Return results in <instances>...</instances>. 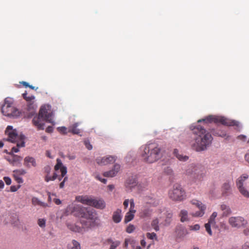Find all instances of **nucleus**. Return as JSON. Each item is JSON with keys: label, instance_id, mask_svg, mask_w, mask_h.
Wrapping results in <instances>:
<instances>
[{"label": "nucleus", "instance_id": "obj_1", "mask_svg": "<svg viewBox=\"0 0 249 249\" xmlns=\"http://www.w3.org/2000/svg\"><path fill=\"white\" fill-rule=\"evenodd\" d=\"M73 212L75 216L81 218L80 221L83 230L92 228L100 225L97 214L92 209L76 206L74 207Z\"/></svg>", "mask_w": 249, "mask_h": 249}, {"label": "nucleus", "instance_id": "obj_2", "mask_svg": "<svg viewBox=\"0 0 249 249\" xmlns=\"http://www.w3.org/2000/svg\"><path fill=\"white\" fill-rule=\"evenodd\" d=\"M192 131L196 137L195 141L191 144L192 148L197 152L206 149L213 140L211 134L200 125L195 126Z\"/></svg>", "mask_w": 249, "mask_h": 249}, {"label": "nucleus", "instance_id": "obj_3", "mask_svg": "<svg viewBox=\"0 0 249 249\" xmlns=\"http://www.w3.org/2000/svg\"><path fill=\"white\" fill-rule=\"evenodd\" d=\"M141 156L146 162H155L161 157V148L156 143H149L143 145L141 147Z\"/></svg>", "mask_w": 249, "mask_h": 249}, {"label": "nucleus", "instance_id": "obj_4", "mask_svg": "<svg viewBox=\"0 0 249 249\" xmlns=\"http://www.w3.org/2000/svg\"><path fill=\"white\" fill-rule=\"evenodd\" d=\"M5 133L8 136V138L4 139V141H8L12 143H17V147H13L12 148L11 151L10 152H12V154H14V152H18L19 151V147H24L25 142L23 141L24 136H18L16 130L13 129L12 126L8 125L7 127Z\"/></svg>", "mask_w": 249, "mask_h": 249}, {"label": "nucleus", "instance_id": "obj_5", "mask_svg": "<svg viewBox=\"0 0 249 249\" xmlns=\"http://www.w3.org/2000/svg\"><path fill=\"white\" fill-rule=\"evenodd\" d=\"M206 173V171L205 168L200 165L191 164L186 170V175L190 176L195 182L202 181L205 177Z\"/></svg>", "mask_w": 249, "mask_h": 249}, {"label": "nucleus", "instance_id": "obj_6", "mask_svg": "<svg viewBox=\"0 0 249 249\" xmlns=\"http://www.w3.org/2000/svg\"><path fill=\"white\" fill-rule=\"evenodd\" d=\"M203 122L206 123L214 122L215 123H221L227 126H238L239 123L234 120H231L224 117L215 116L210 115L205 119L199 120L198 123Z\"/></svg>", "mask_w": 249, "mask_h": 249}, {"label": "nucleus", "instance_id": "obj_7", "mask_svg": "<svg viewBox=\"0 0 249 249\" xmlns=\"http://www.w3.org/2000/svg\"><path fill=\"white\" fill-rule=\"evenodd\" d=\"M76 200L84 204L93 206L97 209H103L106 206V204L103 200L93 199L87 196H78L76 197Z\"/></svg>", "mask_w": 249, "mask_h": 249}, {"label": "nucleus", "instance_id": "obj_8", "mask_svg": "<svg viewBox=\"0 0 249 249\" xmlns=\"http://www.w3.org/2000/svg\"><path fill=\"white\" fill-rule=\"evenodd\" d=\"M12 102L8 98H6L4 100V104L2 106L1 110L3 114L5 116L17 118L19 116L20 112L16 107L12 106Z\"/></svg>", "mask_w": 249, "mask_h": 249}, {"label": "nucleus", "instance_id": "obj_9", "mask_svg": "<svg viewBox=\"0 0 249 249\" xmlns=\"http://www.w3.org/2000/svg\"><path fill=\"white\" fill-rule=\"evenodd\" d=\"M169 196L174 201H181L185 198V192L181 185L176 184L173 186V189L169 191Z\"/></svg>", "mask_w": 249, "mask_h": 249}, {"label": "nucleus", "instance_id": "obj_10", "mask_svg": "<svg viewBox=\"0 0 249 249\" xmlns=\"http://www.w3.org/2000/svg\"><path fill=\"white\" fill-rule=\"evenodd\" d=\"M54 170L55 171H57L58 170L60 171L61 176L58 177L59 180H61L62 178L64 177L63 180L59 184V187L63 188L64 186L65 182L67 181L68 179V177L65 176L67 172V168L63 165L60 160L57 159V163L54 166Z\"/></svg>", "mask_w": 249, "mask_h": 249}, {"label": "nucleus", "instance_id": "obj_11", "mask_svg": "<svg viewBox=\"0 0 249 249\" xmlns=\"http://www.w3.org/2000/svg\"><path fill=\"white\" fill-rule=\"evenodd\" d=\"M39 116L41 117L42 120L53 123V112L51 110V107L50 105H44L40 109Z\"/></svg>", "mask_w": 249, "mask_h": 249}, {"label": "nucleus", "instance_id": "obj_12", "mask_svg": "<svg viewBox=\"0 0 249 249\" xmlns=\"http://www.w3.org/2000/svg\"><path fill=\"white\" fill-rule=\"evenodd\" d=\"M229 224L232 228L239 229L246 226L247 221L242 216H231L229 218Z\"/></svg>", "mask_w": 249, "mask_h": 249}, {"label": "nucleus", "instance_id": "obj_13", "mask_svg": "<svg viewBox=\"0 0 249 249\" xmlns=\"http://www.w3.org/2000/svg\"><path fill=\"white\" fill-rule=\"evenodd\" d=\"M249 178L247 174H243L236 180V186L239 190L240 193L245 197H249V192L243 186L244 182Z\"/></svg>", "mask_w": 249, "mask_h": 249}, {"label": "nucleus", "instance_id": "obj_14", "mask_svg": "<svg viewBox=\"0 0 249 249\" xmlns=\"http://www.w3.org/2000/svg\"><path fill=\"white\" fill-rule=\"evenodd\" d=\"M191 203L192 205L196 206L199 210L198 211L192 213L191 215L193 216L201 217L204 214L206 209V206L205 205L203 204L200 201L195 199H192L191 201Z\"/></svg>", "mask_w": 249, "mask_h": 249}, {"label": "nucleus", "instance_id": "obj_15", "mask_svg": "<svg viewBox=\"0 0 249 249\" xmlns=\"http://www.w3.org/2000/svg\"><path fill=\"white\" fill-rule=\"evenodd\" d=\"M116 157L112 156L99 157L96 159V162L100 165H106L108 164L113 163L116 161Z\"/></svg>", "mask_w": 249, "mask_h": 249}, {"label": "nucleus", "instance_id": "obj_16", "mask_svg": "<svg viewBox=\"0 0 249 249\" xmlns=\"http://www.w3.org/2000/svg\"><path fill=\"white\" fill-rule=\"evenodd\" d=\"M9 156H6L5 159L9 161V162L13 165H18L21 163V161L22 158L19 156L12 154V152H9Z\"/></svg>", "mask_w": 249, "mask_h": 249}, {"label": "nucleus", "instance_id": "obj_17", "mask_svg": "<svg viewBox=\"0 0 249 249\" xmlns=\"http://www.w3.org/2000/svg\"><path fill=\"white\" fill-rule=\"evenodd\" d=\"M120 169V165L118 164H115L113 168L110 171L105 172L103 176L105 177H114L117 175Z\"/></svg>", "mask_w": 249, "mask_h": 249}, {"label": "nucleus", "instance_id": "obj_18", "mask_svg": "<svg viewBox=\"0 0 249 249\" xmlns=\"http://www.w3.org/2000/svg\"><path fill=\"white\" fill-rule=\"evenodd\" d=\"M24 165L28 168L31 166L36 167V163L35 159L32 157H26L24 160Z\"/></svg>", "mask_w": 249, "mask_h": 249}, {"label": "nucleus", "instance_id": "obj_19", "mask_svg": "<svg viewBox=\"0 0 249 249\" xmlns=\"http://www.w3.org/2000/svg\"><path fill=\"white\" fill-rule=\"evenodd\" d=\"M43 120L41 117L39 116V113L37 117H35L33 119V123L36 126L38 129H44V123H43Z\"/></svg>", "mask_w": 249, "mask_h": 249}, {"label": "nucleus", "instance_id": "obj_20", "mask_svg": "<svg viewBox=\"0 0 249 249\" xmlns=\"http://www.w3.org/2000/svg\"><path fill=\"white\" fill-rule=\"evenodd\" d=\"M66 225L68 228L72 231L82 232L83 231L82 227H80L75 224L71 223L68 221L67 222Z\"/></svg>", "mask_w": 249, "mask_h": 249}, {"label": "nucleus", "instance_id": "obj_21", "mask_svg": "<svg viewBox=\"0 0 249 249\" xmlns=\"http://www.w3.org/2000/svg\"><path fill=\"white\" fill-rule=\"evenodd\" d=\"M137 181L135 178L133 177L129 178L125 182L126 188L131 189L137 185Z\"/></svg>", "mask_w": 249, "mask_h": 249}, {"label": "nucleus", "instance_id": "obj_22", "mask_svg": "<svg viewBox=\"0 0 249 249\" xmlns=\"http://www.w3.org/2000/svg\"><path fill=\"white\" fill-rule=\"evenodd\" d=\"M107 244H110L109 249H115L121 244V242L118 240L113 241L111 238H109L106 240Z\"/></svg>", "mask_w": 249, "mask_h": 249}, {"label": "nucleus", "instance_id": "obj_23", "mask_svg": "<svg viewBox=\"0 0 249 249\" xmlns=\"http://www.w3.org/2000/svg\"><path fill=\"white\" fill-rule=\"evenodd\" d=\"M122 211L120 209H117L114 213L112 216V219L114 222L119 223L122 219L121 215Z\"/></svg>", "mask_w": 249, "mask_h": 249}, {"label": "nucleus", "instance_id": "obj_24", "mask_svg": "<svg viewBox=\"0 0 249 249\" xmlns=\"http://www.w3.org/2000/svg\"><path fill=\"white\" fill-rule=\"evenodd\" d=\"M231 185L229 182L224 183L221 188L222 194L224 196H227L231 191Z\"/></svg>", "mask_w": 249, "mask_h": 249}, {"label": "nucleus", "instance_id": "obj_25", "mask_svg": "<svg viewBox=\"0 0 249 249\" xmlns=\"http://www.w3.org/2000/svg\"><path fill=\"white\" fill-rule=\"evenodd\" d=\"M220 209L223 211V216H227L231 213V211L229 206L225 204H222L220 206Z\"/></svg>", "mask_w": 249, "mask_h": 249}, {"label": "nucleus", "instance_id": "obj_26", "mask_svg": "<svg viewBox=\"0 0 249 249\" xmlns=\"http://www.w3.org/2000/svg\"><path fill=\"white\" fill-rule=\"evenodd\" d=\"M151 211L148 208H144L142 210L140 213V216L142 218H146L150 216L151 214Z\"/></svg>", "mask_w": 249, "mask_h": 249}, {"label": "nucleus", "instance_id": "obj_27", "mask_svg": "<svg viewBox=\"0 0 249 249\" xmlns=\"http://www.w3.org/2000/svg\"><path fill=\"white\" fill-rule=\"evenodd\" d=\"M32 202L34 205H39L43 207H46L47 206V204L44 202L40 201L37 198L34 197L32 199Z\"/></svg>", "mask_w": 249, "mask_h": 249}, {"label": "nucleus", "instance_id": "obj_28", "mask_svg": "<svg viewBox=\"0 0 249 249\" xmlns=\"http://www.w3.org/2000/svg\"><path fill=\"white\" fill-rule=\"evenodd\" d=\"M174 154L179 160L186 161L188 159V157L179 154L176 149L174 150Z\"/></svg>", "mask_w": 249, "mask_h": 249}, {"label": "nucleus", "instance_id": "obj_29", "mask_svg": "<svg viewBox=\"0 0 249 249\" xmlns=\"http://www.w3.org/2000/svg\"><path fill=\"white\" fill-rule=\"evenodd\" d=\"M69 249H81L80 244L78 242L73 240L71 244L69 245Z\"/></svg>", "mask_w": 249, "mask_h": 249}, {"label": "nucleus", "instance_id": "obj_30", "mask_svg": "<svg viewBox=\"0 0 249 249\" xmlns=\"http://www.w3.org/2000/svg\"><path fill=\"white\" fill-rule=\"evenodd\" d=\"M179 216L180 217V220L181 222L186 221L188 219V212L185 210H182L180 211Z\"/></svg>", "mask_w": 249, "mask_h": 249}, {"label": "nucleus", "instance_id": "obj_31", "mask_svg": "<svg viewBox=\"0 0 249 249\" xmlns=\"http://www.w3.org/2000/svg\"><path fill=\"white\" fill-rule=\"evenodd\" d=\"M78 126V124L76 123L73 124L70 127L69 132H71L74 134H78L80 133V129L77 128Z\"/></svg>", "mask_w": 249, "mask_h": 249}, {"label": "nucleus", "instance_id": "obj_32", "mask_svg": "<svg viewBox=\"0 0 249 249\" xmlns=\"http://www.w3.org/2000/svg\"><path fill=\"white\" fill-rule=\"evenodd\" d=\"M172 214L171 213H167L166 214V218L163 222H161V224H162L164 226L169 225L172 220Z\"/></svg>", "mask_w": 249, "mask_h": 249}, {"label": "nucleus", "instance_id": "obj_33", "mask_svg": "<svg viewBox=\"0 0 249 249\" xmlns=\"http://www.w3.org/2000/svg\"><path fill=\"white\" fill-rule=\"evenodd\" d=\"M134 214H135L134 213L128 212L126 213V215H125L124 220V222L127 223V222L130 221L131 220H132L134 217Z\"/></svg>", "mask_w": 249, "mask_h": 249}, {"label": "nucleus", "instance_id": "obj_34", "mask_svg": "<svg viewBox=\"0 0 249 249\" xmlns=\"http://www.w3.org/2000/svg\"><path fill=\"white\" fill-rule=\"evenodd\" d=\"M159 223V220L158 218L153 219L151 222V226L157 231H159L160 230Z\"/></svg>", "mask_w": 249, "mask_h": 249}, {"label": "nucleus", "instance_id": "obj_35", "mask_svg": "<svg viewBox=\"0 0 249 249\" xmlns=\"http://www.w3.org/2000/svg\"><path fill=\"white\" fill-rule=\"evenodd\" d=\"M58 177L57 174L56 173H54L52 177L49 176V175H47V176H46L45 178V180L46 182H48L50 180H54L56 178H58Z\"/></svg>", "mask_w": 249, "mask_h": 249}, {"label": "nucleus", "instance_id": "obj_36", "mask_svg": "<svg viewBox=\"0 0 249 249\" xmlns=\"http://www.w3.org/2000/svg\"><path fill=\"white\" fill-rule=\"evenodd\" d=\"M130 213H135L136 211L135 209V203L133 199L130 200V208L128 211Z\"/></svg>", "mask_w": 249, "mask_h": 249}, {"label": "nucleus", "instance_id": "obj_37", "mask_svg": "<svg viewBox=\"0 0 249 249\" xmlns=\"http://www.w3.org/2000/svg\"><path fill=\"white\" fill-rule=\"evenodd\" d=\"M214 224H212L211 223H210L209 221L207 223H206L205 224V228L206 229V231H207V232L209 233V235H212V231L211 229V225H214Z\"/></svg>", "mask_w": 249, "mask_h": 249}, {"label": "nucleus", "instance_id": "obj_38", "mask_svg": "<svg viewBox=\"0 0 249 249\" xmlns=\"http://www.w3.org/2000/svg\"><path fill=\"white\" fill-rule=\"evenodd\" d=\"M14 174L18 176L23 175L26 174V172L24 169H20L15 170L13 171Z\"/></svg>", "mask_w": 249, "mask_h": 249}, {"label": "nucleus", "instance_id": "obj_39", "mask_svg": "<svg viewBox=\"0 0 249 249\" xmlns=\"http://www.w3.org/2000/svg\"><path fill=\"white\" fill-rule=\"evenodd\" d=\"M37 224L40 227L44 228L46 226V220L43 218L38 219Z\"/></svg>", "mask_w": 249, "mask_h": 249}, {"label": "nucleus", "instance_id": "obj_40", "mask_svg": "<svg viewBox=\"0 0 249 249\" xmlns=\"http://www.w3.org/2000/svg\"><path fill=\"white\" fill-rule=\"evenodd\" d=\"M217 213L213 212L212 214V215H211V216L209 219V221L210 222V223L215 224V218L217 216Z\"/></svg>", "mask_w": 249, "mask_h": 249}, {"label": "nucleus", "instance_id": "obj_41", "mask_svg": "<svg viewBox=\"0 0 249 249\" xmlns=\"http://www.w3.org/2000/svg\"><path fill=\"white\" fill-rule=\"evenodd\" d=\"M22 96L27 101H31L35 99V96L33 95L27 96V93L26 92L22 94Z\"/></svg>", "mask_w": 249, "mask_h": 249}, {"label": "nucleus", "instance_id": "obj_42", "mask_svg": "<svg viewBox=\"0 0 249 249\" xmlns=\"http://www.w3.org/2000/svg\"><path fill=\"white\" fill-rule=\"evenodd\" d=\"M146 237L148 239H155L156 240H157V234L155 233H154V232H152V233L148 232V233H146Z\"/></svg>", "mask_w": 249, "mask_h": 249}, {"label": "nucleus", "instance_id": "obj_43", "mask_svg": "<svg viewBox=\"0 0 249 249\" xmlns=\"http://www.w3.org/2000/svg\"><path fill=\"white\" fill-rule=\"evenodd\" d=\"M135 229V228L134 225L129 224L126 228V231L127 233H130L134 231Z\"/></svg>", "mask_w": 249, "mask_h": 249}, {"label": "nucleus", "instance_id": "obj_44", "mask_svg": "<svg viewBox=\"0 0 249 249\" xmlns=\"http://www.w3.org/2000/svg\"><path fill=\"white\" fill-rule=\"evenodd\" d=\"M84 144L87 149L89 150H91L92 148V145L90 143L89 140H85L84 141Z\"/></svg>", "mask_w": 249, "mask_h": 249}, {"label": "nucleus", "instance_id": "obj_45", "mask_svg": "<svg viewBox=\"0 0 249 249\" xmlns=\"http://www.w3.org/2000/svg\"><path fill=\"white\" fill-rule=\"evenodd\" d=\"M57 129L59 131V132L63 134H66L67 133V128L64 126L58 127Z\"/></svg>", "mask_w": 249, "mask_h": 249}, {"label": "nucleus", "instance_id": "obj_46", "mask_svg": "<svg viewBox=\"0 0 249 249\" xmlns=\"http://www.w3.org/2000/svg\"><path fill=\"white\" fill-rule=\"evenodd\" d=\"M13 176L15 179L17 181L18 183H21L23 182V179L19 177V176L13 174Z\"/></svg>", "mask_w": 249, "mask_h": 249}, {"label": "nucleus", "instance_id": "obj_47", "mask_svg": "<svg viewBox=\"0 0 249 249\" xmlns=\"http://www.w3.org/2000/svg\"><path fill=\"white\" fill-rule=\"evenodd\" d=\"M200 229V226L198 224H196L194 226H190V230L193 231H198Z\"/></svg>", "mask_w": 249, "mask_h": 249}, {"label": "nucleus", "instance_id": "obj_48", "mask_svg": "<svg viewBox=\"0 0 249 249\" xmlns=\"http://www.w3.org/2000/svg\"><path fill=\"white\" fill-rule=\"evenodd\" d=\"M164 171V172L167 175H171L173 172L172 170L169 167L165 168Z\"/></svg>", "mask_w": 249, "mask_h": 249}, {"label": "nucleus", "instance_id": "obj_49", "mask_svg": "<svg viewBox=\"0 0 249 249\" xmlns=\"http://www.w3.org/2000/svg\"><path fill=\"white\" fill-rule=\"evenodd\" d=\"M20 185H18V186H11L10 187V190L13 192H16L20 188Z\"/></svg>", "mask_w": 249, "mask_h": 249}, {"label": "nucleus", "instance_id": "obj_50", "mask_svg": "<svg viewBox=\"0 0 249 249\" xmlns=\"http://www.w3.org/2000/svg\"><path fill=\"white\" fill-rule=\"evenodd\" d=\"M44 172L46 173H47V175H48L51 172V168L50 166L47 165L44 167Z\"/></svg>", "mask_w": 249, "mask_h": 249}, {"label": "nucleus", "instance_id": "obj_51", "mask_svg": "<svg viewBox=\"0 0 249 249\" xmlns=\"http://www.w3.org/2000/svg\"><path fill=\"white\" fill-rule=\"evenodd\" d=\"M4 180L7 185H10L11 183V179L10 178L5 177L4 178Z\"/></svg>", "mask_w": 249, "mask_h": 249}, {"label": "nucleus", "instance_id": "obj_52", "mask_svg": "<svg viewBox=\"0 0 249 249\" xmlns=\"http://www.w3.org/2000/svg\"><path fill=\"white\" fill-rule=\"evenodd\" d=\"M129 202H130V200L128 199H126L124 201L123 205L125 209L128 207Z\"/></svg>", "mask_w": 249, "mask_h": 249}, {"label": "nucleus", "instance_id": "obj_53", "mask_svg": "<svg viewBox=\"0 0 249 249\" xmlns=\"http://www.w3.org/2000/svg\"><path fill=\"white\" fill-rule=\"evenodd\" d=\"M130 239H125L124 243V248H127L128 247V245L129 242H130Z\"/></svg>", "mask_w": 249, "mask_h": 249}, {"label": "nucleus", "instance_id": "obj_54", "mask_svg": "<svg viewBox=\"0 0 249 249\" xmlns=\"http://www.w3.org/2000/svg\"><path fill=\"white\" fill-rule=\"evenodd\" d=\"M249 249V242H246L242 247V249Z\"/></svg>", "mask_w": 249, "mask_h": 249}, {"label": "nucleus", "instance_id": "obj_55", "mask_svg": "<svg viewBox=\"0 0 249 249\" xmlns=\"http://www.w3.org/2000/svg\"><path fill=\"white\" fill-rule=\"evenodd\" d=\"M53 131V127L52 126H48L46 129V131L48 133H51Z\"/></svg>", "mask_w": 249, "mask_h": 249}, {"label": "nucleus", "instance_id": "obj_56", "mask_svg": "<svg viewBox=\"0 0 249 249\" xmlns=\"http://www.w3.org/2000/svg\"><path fill=\"white\" fill-rule=\"evenodd\" d=\"M245 158L246 161L249 163V150H248L247 153L245 155Z\"/></svg>", "mask_w": 249, "mask_h": 249}, {"label": "nucleus", "instance_id": "obj_57", "mask_svg": "<svg viewBox=\"0 0 249 249\" xmlns=\"http://www.w3.org/2000/svg\"><path fill=\"white\" fill-rule=\"evenodd\" d=\"M237 138L238 139H240V140H243V141H245L246 139V137L244 135H240V136H238Z\"/></svg>", "mask_w": 249, "mask_h": 249}, {"label": "nucleus", "instance_id": "obj_58", "mask_svg": "<svg viewBox=\"0 0 249 249\" xmlns=\"http://www.w3.org/2000/svg\"><path fill=\"white\" fill-rule=\"evenodd\" d=\"M53 201L55 202V203L57 205H59V204H61V200L58 198L54 199Z\"/></svg>", "mask_w": 249, "mask_h": 249}, {"label": "nucleus", "instance_id": "obj_59", "mask_svg": "<svg viewBox=\"0 0 249 249\" xmlns=\"http://www.w3.org/2000/svg\"><path fill=\"white\" fill-rule=\"evenodd\" d=\"M20 83L21 84H22V85H23L25 87H28V86H29V84L27 82H25V81L20 82Z\"/></svg>", "mask_w": 249, "mask_h": 249}, {"label": "nucleus", "instance_id": "obj_60", "mask_svg": "<svg viewBox=\"0 0 249 249\" xmlns=\"http://www.w3.org/2000/svg\"><path fill=\"white\" fill-rule=\"evenodd\" d=\"M107 188L110 191H112L114 188V186L113 185L110 184L107 186Z\"/></svg>", "mask_w": 249, "mask_h": 249}, {"label": "nucleus", "instance_id": "obj_61", "mask_svg": "<svg viewBox=\"0 0 249 249\" xmlns=\"http://www.w3.org/2000/svg\"><path fill=\"white\" fill-rule=\"evenodd\" d=\"M46 156H47L48 157H49L50 158H52V157L51 156V152L48 150L46 151Z\"/></svg>", "mask_w": 249, "mask_h": 249}, {"label": "nucleus", "instance_id": "obj_62", "mask_svg": "<svg viewBox=\"0 0 249 249\" xmlns=\"http://www.w3.org/2000/svg\"><path fill=\"white\" fill-rule=\"evenodd\" d=\"M141 244L142 246L144 247L146 245V242L144 240H142L141 241Z\"/></svg>", "mask_w": 249, "mask_h": 249}, {"label": "nucleus", "instance_id": "obj_63", "mask_svg": "<svg viewBox=\"0 0 249 249\" xmlns=\"http://www.w3.org/2000/svg\"><path fill=\"white\" fill-rule=\"evenodd\" d=\"M4 186V182L2 180H0V188H3Z\"/></svg>", "mask_w": 249, "mask_h": 249}, {"label": "nucleus", "instance_id": "obj_64", "mask_svg": "<svg viewBox=\"0 0 249 249\" xmlns=\"http://www.w3.org/2000/svg\"><path fill=\"white\" fill-rule=\"evenodd\" d=\"M95 178H96L97 179H98V180H100V181H101V180H102V178L99 176V175H96V176H95Z\"/></svg>", "mask_w": 249, "mask_h": 249}]
</instances>
